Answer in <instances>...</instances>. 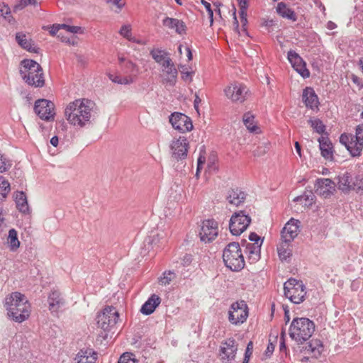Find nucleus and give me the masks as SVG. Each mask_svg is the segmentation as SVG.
Returning <instances> with one entry per match:
<instances>
[{"label":"nucleus","instance_id":"nucleus-1","mask_svg":"<svg viewBox=\"0 0 363 363\" xmlns=\"http://www.w3.org/2000/svg\"><path fill=\"white\" fill-rule=\"evenodd\" d=\"M94 106V103L87 99H75L67 105L65 118L70 125L83 128L91 122Z\"/></svg>","mask_w":363,"mask_h":363},{"label":"nucleus","instance_id":"nucleus-2","mask_svg":"<svg viewBox=\"0 0 363 363\" xmlns=\"http://www.w3.org/2000/svg\"><path fill=\"white\" fill-rule=\"evenodd\" d=\"M5 306L9 318L17 323L27 320L31 311V306L24 294L13 292L5 298Z\"/></svg>","mask_w":363,"mask_h":363},{"label":"nucleus","instance_id":"nucleus-3","mask_svg":"<svg viewBox=\"0 0 363 363\" xmlns=\"http://www.w3.org/2000/svg\"><path fill=\"white\" fill-rule=\"evenodd\" d=\"M315 330V324L307 318H294L289 328V335L298 344L301 345L308 340Z\"/></svg>","mask_w":363,"mask_h":363},{"label":"nucleus","instance_id":"nucleus-4","mask_svg":"<svg viewBox=\"0 0 363 363\" xmlns=\"http://www.w3.org/2000/svg\"><path fill=\"white\" fill-rule=\"evenodd\" d=\"M21 74L26 82L35 87H42L45 84L44 74L41 66L33 60H23L21 62Z\"/></svg>","mask_w":363,"mask_h":363},{"label":"nucleus","instance_id":"nucleus-5","mask_svg":"<svg viewBox=\"0 0 363 363\" xmlns=\"http://www.w3.org/2000/svg\"><path fill=\"white\" fill-rule=\"evenodd\" d=\"M223 259L225 266L238 272L245 267V259L239 243H229L223 250Z\"/></svg>","mask_w":363,"mask_h":363},{"label":"nucleus","instance_id":"nucleus-6","mask_svg":"<svg viewBox=\"0 0 363 363\" xmlns=\"http://www.w3.org/2000/svg\"><path fill=\"white\" fill-rule=\"evenodd\" d=\"M119 318L118 312L113 306H106L96 316L97 327L101 331L100 335L107 338L108 333L115 327Z\"/></svg>","mask_w":363,"mask_h":363},{"label":"nucleus","instance_id":"nucleus-7","mask_svg":"<svg viewBox=\"0 0 363 363\" xmlns=\"http://www.w3.org/2000/svg\"><path fill=\"white\" fill-rule=\"evenodd\" d=\"M340 142L345 146L352 157L361 155L363 147V125H359L355 130V135L343 133Z\"/></svg>","mask_w":363,"mask_h":363},{"label":"nucleus","instance_id":"nucleus-8","mask_svg":"<svg viewBox=\"0 0 363 363\" xmlns=\"http://www.w3.org/2000/svg\"><path fill=\"white\" fill-rule=\"evenodd\" d=\"M249 316V307L243 300L236 301L230 304L228 311V320L235 326L246 322Z\"/></svg>","mask_w":363,"mask_h":363},{"label":"nucleus","instance_id":"nucleus-9","mask_svg":"<svg viewBox=\"0 0 363 363\" xmlns=\"http://www.w3.org/2000/svg\"><path fill=\"white\" fill-rule=\"evenodd\" d=\"M284 295L292 303L299 304L302 303L306 297V286L302 281L291 278L284 283Z\"/></svg>","mask_w":363,"mask_h":363},{"label":"nucleus","instance_id":"nucleus-10","mask_svg":"<svg viewBox=\"0 0 363 363\" xmlns=\"http://www.w3.org/2000/svg\"><path fill=\"white\" fill-rule=\"evenodd\" d=\"M225 96L233 103L245 101L250 92L247 86L239 82H233L224 89Z\"/></svg>","mask_w":363,"mask_h":363},{"label":"nucleus","instance_id":"nucleus-11","mask_svg":"<svg viewBox=\"0 0 363 363\" xmlns=\"http://www.w3.org/2000/svg\"><path fill=\"white\" fill-rule=\"evenodd\" d=\"M219 233L218 223L214 219H206L201 222L199 231L200 240L203 243L214 241Z\"/></svg>","mask_w":363,"mask_h":363},{"label":"nucleus","instance_id":"nucleus-12","mask_svg":"<svg viewBox=\"0 0 363 363\" xmlns=\"http://www.w3.org/2000/svg\"><path fill=\"white\" fill-rule=\"evenodd\" d=\"M250 223V217L240 211L235 213L231 216L229 222V230L232 235L238 236L246 230Z\"/></svg>","mask_w":363,"mask_h":363},{"label":"nucleus","instance_id":"nucleus-13","mask_svg":"<svg viewBox=\"0 0 363 363\" xmlns=\"http://www.w3.org/2000/svg\"><path fill=\"white\" fill-rule=\"evenodd\" d=\"M34 111L42 120L51 121L55 119V104L51 101L44 99L37 100L35 103Z\"/></svg>","mask_w":363,"mask_h":363},{"label":"nucleus","instance_id":"nucleus-14","mask_svg":"<svg viewBox=\"0 0 363 363\" xmlns=\"http://www.w3.org/2000/svg\"><path fill=\"white\" fill-rule=\"evenodd\" d=\"M169 121L175 130L182 133L191 131L194 127L191 119L179 112L172 113L169 117Z\"/></svg>","mask_w":363,"mask_h":363},{"label":"nucleus","instance_id":"nucleus-15","mask_svg":"<svg viewBox=\"0 0 363 363\" xmlns=\"http://www.w3.org/2000/svg\"><path fill=\"white\" fill-rule=\"evenodd\" d=\"M238 344L235 339L230 337L223 341L219 349L220 360L225 363H230L236 356Z\"/></svg>","mask_w":363,"mask_h":363},{"label":"nucleus","instance_id":"nucleus-16","mask_svg":"<svg viewBox=\"0 0 363 363\" xmlns=\"http://www.w3.org/2000/svg\"><path fill=\"white\" fill-rule=\"evenodd\" d=\"M172 156L176 160L184 159L186 157L189 148V142L184 136L174 138L170 144Z\"/></svg>","mask_w":363,"mask_h":363},{"label":"nucleus","instance_id":"nucleus-17","mask_svg":"<svg viewBox=\"0 0 363 363\" xmlns=\"http://www.w3.org/2000/svg\"><path fill=\"white\" fill-rule=\"evenodd\" d=\"M315 191L323 198H329L335 191V184L333 181L328 178L318 179L315 183Z\"/></svg>","mask_w":363,"mask_h":363},{"label":"nucleus","instance_id":"nucleus-18","mask_svg":"<svg viewBox=\"0 0 363 363\" xmlns=\"http://www.w3.org/2000/svg\"><path fill=\"white\" fill-rule=\"evenodd\" d=\"M288 60L294 69L303 78L310 76V72L306 68V64L303 59L294 51L290 50L288 52Z\"/></svg>","mask_w":363,"mask_h":363},{"label":"nucleus","instance_id":"nucleus-19","mask_svg":"<svg viewBox=\"0 0 363 363\" xmlns=\"http://www.w3.org/2000/svg\"><path fill=\"white\" fill-rule=\"evenodd\" d=\"M48 309L52 314H57L65 305V300L57 290L52 291L48 297Z\"/></svg>","mask_w":363,"mask_h":363},{"label":"nucleus","instance_id":"nucleus-20","mask_svg":"<svg viewBox=\"0 0 363 363\" xmlns=\"http://www.w3.org/2000/svg\"><path fill=\"white\" fill-rule=\"evenodd\" d=\"M300 221L294 218L290 219L281 231V239L293 241L299 233Z\"/></svg>","mask_w":363,"mask_h":363},{"label":"nucleus","instance_id":"nucleus-21","mask_svg":"<svg viewBox=\"0 0 363 363\" xmlns=\"http://www.w3.org/2000/svg\"><path fill=\"white\" fill-rule=\"evenodd\" d=\"M97 353L92 348L79 350L73 358V363H96Z\"/></svg>","mask_w":363,"mask_h":363},{"label":"nucleus","instance_id":"nucleus-22","mask_svg":"<svg viewBox=\"0 0 363 363\" xmlns=\"http://www.w3.org/2000/svg\"><path fill=\"white\" fill-rule=\"evenodd\" d=\"M162 25L167 29L174 30L179 35L186 33L185 23L177 18L166 17L162 20Z\"/></svg>","mask_w":363,"mask_h":363},{"label":"nucleus","instance_id":"nucleus-23","mask_svg":"<svg viewBox=\"0 0 363 363\" xmlns=\"http://www.w3.org/2000/svg\"><path fill=\"white\" fill-rule=\"evenodd\" d=\"M353 177L349 172L340 174L337 177V187L344 193H348L352 191Z\"/></svg>","mask_w":363,"mask_h":363},{"label":"nucleus","instance_id":"nucleus-24","mask_svg":"<svg viewBox=\"0 0 363 363\" xmlns=\"http://www.w3.org/2000/svg\"><path fill=\"white\" fill-rule=\"evenodd\" d=\"M160 303L161 298L160 296L156 294H152L142 306L140 312L144 315H150L155 311Z\"/></svg>","mask_w":363,"mask_h":363},{"label":"nucleus","instance_id":"nucleus-25","mask_svg":"<svg viewBox=\"0 0 363 363\" xmlns=\"http://www.w3.org/2000/svg\"><path fill=\"white\" fill-rule=\"evenodd\" d=\"M303 101L305 105L311 108H317L319 104L318 96L312 88L307 87L303 92Z\"/></svg>","mask_w":363,"mask_h":363},{"label":"nucleus","instance_id":"nucleus-26","mask_svg":"<svg viewBox=\"0 0 363 363\" xmlns=\"http://www.w3.org/2000/svg\"><path fill=\"white\" fill-rule=\"evenodd\" d=\"M242 122L246 128L250 133H259L261 132L260 128L255 119V116L251 111L244 113L242 116Z\"/></svg>","mask_w":363,"mask_h":363},{"label":"nucleus","instance_id":"nucleus-27","mask_svg":"<svg viewBox=\"0 0 363 363\" xmlns=\"http://www.w3.org/2000/svg\"><path fill=\"white\" fill-rule=\"evenodd\" d=\"M226 199L230 204L238 206L244 202L245 194L238 188L232 189L228 191Z\"/></svg>","mask_w":363,"mask_h":363},{"label":"nucleus","instance_id":"nucleus-28","mask_svg":"<svg viewBox=\"0 0 363 363\" xmlns=\"http://www.w3.org/2000/svg\"><path fill=\"white\" fill-rule=\"evenodd\" d=\"M319 146L322 156L331 160L333 157V145L328 137L322 135L319 139Z\"/></svg>","mask_w":363,"mask_h":363},{"label":"nucleus","instance_id":"nucleus-29","mask_svg":"<svg viewBox=\"0 0 363 363\" xmlns=\"http://www.w3.org/2000/svg\"><path fill=\"white\" fill-rule=\"evenodd\" d=\"M150 55L155 61L160 64L162 68L168 67L169 63L172 62L171 58L168 55V53L164 50H153L150 52Z\"/></svg>","mask_w":363,"mask_h":363},{"label":"nucleus","instance_id":"nucleus-30","mask_svg":"<svg viewBox=\"0 0 363 363\" xmlns=\"http://www.w3.org/2000/svg\"><path fill=\"white\" fill-rule=\"evenodd\" d=\"M14 199L16 208L23 213H29V206L27 196L23 191H16L14 194Z\"/></svg>","mask_w":363,"mask_h":363},{"label":"nucleus","instance_id":"nucleus-31","mask_svg":"<svg viewBox=\"0 0 363 363\" xmlns=\"http://www.w3.org/2000/svg\"><path fill=\"white\" fill-rule=\"evenodd\" d=\"M108 77L112 82L121 85H130L136 81L135 74H110Z\"/></svg>","mask_w":363,"mask_h":363},{"label":"nucleus","instance_id":"nucleus-32","mask_svg":"<svg viewBox=\"0 0 363 363\" xmlns=\"http://www.w3.org/2000/svg\"><path fill=\"white\" fill-rule=\"evenodd\" d=\"M246 253L250 263L257 262L260 258L261 245L257 243H248L246 245Z\"/></svg>","mask_w":363,"mask_h":363},{"label":"nucleus","instance_id":"nucleus-33","mask_svg":"<svg viewBox=\"0 0 363 363\" xmlns=\"http://www.w3.org/2000/svg\"><path fill=\"white\" fill-rule=\"evenodd\" d=\"M164 74V82L174 85L177 81L178 72L173 62L169 63L168 67L162 68Z\"/></svg>","mask_w":363,"mask_h":363},{"label":"nucleus","instance_id":"nucleus-34","mask_svg":"<svg viewBox=\"0 0 363 363\" xmlns=\"http://www.w3.org/2000/svg\"><path fill=\"white\" fill-rule=\"evenodd\" d=\"M6 243L11 252H16L21 245V242L18 240L17 231L12 228L9 230V235L6 238Z\"/></svg>","mask_w":363,"mask_h":363},{"label":"nucleus","instance_id":"nucleus-35","mask_svg":"<svg viewBox=\"0 0 363 363\" xmlns=\"http://www.w3.org/2000/svg\"><path fill=\"white\" fill-rule=\"evenodd\" d=\"M291 242V241L281 239V242L277 247L278 255L281 260H285L291 257L292 254Z\"/></svg>","mask_w":363,"mask_h":363},{"label":"nucleus","instance_id":"nucleus-36","mask_svg":"<svg viewBox=\"0 0 363 363\" xmlns=\"http://www.w3.org/2000/svg\"><path fill=\"white\" fill-rule=\"evenodd\" d=\"M308 350L311 352L314 357L318 358L323 352L324 346L320 340L313 339L309 342Z\"/></svg>","mask_w":363,"mask_h":363},{"label":"nucleus","instance_id":"nucleus-37","mask_svg":"<svg viewBox=\"0 0 363 363\" xmlns=\"http://www.w3.org/2000/svg\"><path fill=\"white\" fill-rule=\"evenodd\" d=\"M16 39L18 43L24 49L30 52H37L36 47L32 44L31 41L27 38L25 34L21 33H16Z\"/></svg>","mask_w":363,"mask_h":363},{"label":"nucleus","instance_id":"nucleus-38","mask_svg":"<svg viewBox=\"0 0 363 363\" xmlns=\"http://www.w3.org/2000/svg\"><path fill=\"white\" fill-rule=\"evenodd\" d=\"M277 13L283 18H286L293 21L296 20V16L294 11L289 8L284 3L281 2L277 6Z\"/></svg>","mask_w":363,"mask_h":363},{"label":"nucleus","instance_id":"nucleus-39","mask_svg":"<svg viewBox=\"0 0 363 363\" xmlns=\"http://www.w3.org/2000/svg\"><path fill=\"white\" fill-rule=\"evenodd\" d=\"M10 184L2 176H0V201L4 200L10 192Z\"/></svg>","mask_w":363,"mask_h":363},{"label":"nucleus","instance_id":"nucleus-40","mask_svg":"<svg viewBox=\"0 0 363 363\" xmlns=\"http://www.w3.org/2000/svg\"><path fill=\"white\" fill-rule=\"evenodd\" d=\"M119 34L128 41L135 40V36L132 33V26L130 24L123 25L119 30Z\"/></svg>","mask_w":363,"mask_h":363},{"label":"nucleus","instance_id":"nucleus-41","mask_svg":"<svg viewBox=\"0 0 363 363\" xmlns=\"http://www.w3.org/2000/svg\"><path fill=\"white\" fill-rule=\"evenodd\" d=\"M62 26V24L54 25L50 31V34L52 35H57L58 38H60L62 42L69 43V38L68 36H64L62 26Z\"/></svg>","mask_w":363,"mask_h":363},{"label":"nucleus","instance_id":"nucleus-42","mask_svg":"<svg viewBox=\"0 0 363 363\" xmlns=\"http://www.w3.org/2000/svg\"><path fill=\"white\" fill-rule=\"evenodd\" d=\"M175 277L176 276L174 272L172 271L164 272L159 278V284L162 286L168 285L175 279Z\"/></svg>","mask_w":363,"mask_h":363},{"label":"nucleus","instance_id":"nucleus-43","mask_svg":"<svg viewBox=\"0 0 363 363\" xmlns=\"http://www.w3.org/2000/svg\"><path fill=\"white\" fill-rule=\"evenodd\" d=\"M123 67L127 70V72H130L129 74H135V79L137 80L138 76L140 73V69L135 63L128 60Z\"/></svg>","mask_w":363,"mask_h":363},{"label":"nucleus","instance_id":"nucleus-44","mask_svg":"<svg viewBox=\"0 0 363 363\" xmlns=\"http://www.w3.org/2000/svg\"><path fill=\"white\" fill-rule=\"evenodd\" d=\"M352 191H355L357 193L363 194V177L361 176H356L353 179V184Z\"/></svg>","mask_w":363,"mask_h":363},{"label":"nucleus","instance_id":"nucleus-45","mask_svg":"<svg viewBox=\"0 0 363 363\" xmlns=\"http://www.w3.org/2000/svg\"><path fill=\"white\" fill-rule=\"evenodd\" d=\"M11 167V161L0 153V172L2 173L7 171Z\"/></svg>","mask_w":363,"mask_h":363},{"label":"nucleus","instance_id":"nucleus-46","mask_svg":"<svg viewBox=\"0 0 363 363\" xmlns=\"http://www.w3.org/2000/svg\"><path fill=\"white\" fill-rule=\"evenodd\" d=\"M118 363H138L135 358V355L132 353H124L121 356Z\"/></svg>","mask_w":363,"mask_h":363},{"label":"nucleus","instance_id":"nucleus-47","mask_svg":"<svg viewBox=\"0 0 363 363\" xmlns=\"http://www.w3.org/2000/svg\"><path fill=\"white\" fill-rule=\"evenodd\" d=\"M309 123L311 127L315 130V131L318 133H323L325 131V125L323 124L322 121L318 119L310 120Z\"/></svg>","mask_w":363,"mask_h":363},{"label":"nucleus","instance_id":"nucleus-48","mask_svg":"<svg viewBox=\"0 0 363 363\" xmlns=\"http://www.w3.org/2000/svg\"><path fill=\"white\" fill-rule=\"evenodd\" d=\"M62 32L65 31L66 33H69L71 34L82 33V30L81 27L69 26L66 24H62Z\"/></svg>","mask_w":363,"mask_h":363},{"label":"nucleus","instance_id":"nucleus-49","mask_svg":"<svg viewBox=\"0 0 363 363\" xmlns=\"http://www.w3.org/2000/svg\"><path fill=\"white\" fill-rule=\"evenodd\" d=\"M106 2L107 4H111L113 6H116V13L121 12L122 9L125 5V2L123 0H106Z\"/></svg>","mask_w":363,"mask_h":363},{"label":"nucleus","instance_id":"nucleus-50","mask_svg":"<svg viewBox=\"0 0 363 363\" xmlns=\"http://www.w3.org/2000/svg\"><path fill=\"white\" fill-rule=\"evenodd\" d=\"M201 3L204 6L205 9H206L210 20V26H211L213 23V11L211 9V4L205 0H201Z\"/></svg>","mask_w":363,"mask_h":363},{"label":"nucleus","instance_id":"nucleus-51","mask_svg":"<svg viewBox=\"0 0 363 363\" xmlns=\"http://www.w3.org/2000/svg\"><path fill=\"white\" fill-rule=\"evenodd\" d=\"M39 1L40 0H21L19 4L16 7L21 9L28 5H35L38 4Z\"/></svg>","mask_w":363,"mask_h":363},{"label":"nucleus","instance_id":"nucleus-52","mask_svg":"<svg viewBox=\"0 0 363 363\" xmlns=\"http://www.w3.org/2000/svg\"><path fill=\"white\" fill-rule=\"evenodd\" d=\"M6 227L5 213L2 208H0V234Z\"/></svg>","mask_w":363,"mask_h":363},{"label":"nucleus","instance_id":"nucleus-53","mask_svg":"<svg viewBox=\"0 0 363 363\" xmlns=\"http://www.w3.org/2000/svg\"><path fill=\"white\" fill-rule=\"evenodd\" d=\"M249 240L252 242H253L252 243H257L258 245H261L262 246V240H261L260 237L256 234L255 233H251L249 235Z\"/></svg>","mask_w":363,"mask_h":363},{"label":"nucleus","instance_id":"nucleus-54","mask_svg":"<svg viewBox=\"0 0 363 363\" xmlns=\"http://www.w3.org/2000/svg\"><path fill=\"white\" fill-rule=\"evenodd\" d=\"M252 349H253V343H252V342L250 341L247 345V348H246V351H245V360H244L243 363H245V362H246V363H247L248 359L252 353Z\"/></svg>","mask_w":363,"mask_h":363},{"label":"nucleus","instance_id":"nucleus-55","mask_svg":"<svg viewBox=\"0 0 363 363\" xmlns=\"http://www.w3.org/2000/svg\"><path fill=\"white\" fill-rule=\"evenodd\" d=\"M204 163H205V157L200 156L198 158V161H197V169H196V177H199V172L203 168V165L204 164Z\"/></svg>","mask_w":363,"mask_h":363},{"label":"nucleus","instance_id":"nucleus-56","mask_svg":"<svg viewBox=\"0 0 363 363\" xmlns=\"http://www.w3.org/2000/svg\"><path fill=\"white\" fill-rule=\"evenodd\" d=\"M10 9L6 6L4 5L0 8V15L4 16L5 18H8V16L10 15Z\"/></svg>","mask_w":363,"mask_h":363},{"label":"nucleus","instance_id":"nucleus-57","mask_svg":"<svg viewBox=\"0 0 363 363\" xmlns=\"http://www.w3.org/2000/svg\"><path fill=\"white\" fill-rule=\"evenodd\" d=\"M240 21L242 24V26H245L247 23V11H240Z\"/></svg>","mask_w":363,"mask_h":363},{"label":"nucleus","instance_id":"nucleus-58","mask_svg":"<svg viewBox=\"0 0 363 363\" xmlns=\"http://www.w3.org/2000/svg\"><path fill=\"white\" fill-rule=\"evenodd\" d=\"M240 10L247 11V0H238Z\"/></svg>","mask_w":363,"mask_h":363},{"label":"nucleus","instance_id":"nucleus-59","mask_svg":"<svg viewBox=\"0 0 363 363\" xmlns=\"http://www.w3.org/2000/svg\"><path fill=\"white\" fill-rule=\"evenodd\" d=\"M185 52L188 61H191L192 60V53L191 50L189 47H185Z\"/></svg>","mask_w":363,"mask_h":363},{"label":"nucleus","instance_id":"nucleus-60","mask_svg":"<svg viewBox=\"0 0 363 363\" xmlns=\"http://www.w3.org/2000/svg\"><path fill=\"white\" fill-rule=\"evenodd\" d=\"M118 60L120 65L122 66L127 62V60H128L125 58V57L123 55H119L118 57Z\"/></svg>","mask_w":363,"mask_h":363},{"label":"nucleus","instance_id":"nucleus-61","mask_svg":"<svg viewBox=\"0 0 363 363\" xmlns=\"http://www.w3.org/2000/svg\"><path fill=\"white\" fill-rule=\"evenodd\" d=\"M201 99L199 97L198 95H196L195 96V99H194V108H196V110L198 111H199V103L201 102Z\"/></svg>","mask_w":363,"mask_h":363},{"label":"nucleus","instance_id":"nucleus-62","mask_svg":"<svg viewBox=\"0 0 363 363\" xmlns=\"http://www.w3.org/2000/svg\"><path fill=\"white\" fill-rule=\"evenodd\" d=\"M274 350V346L272 343H269L267 346L266 353L268 354H271Z\"/></svg>","mask_w":363,"mask_h":363},{"label":"nucleus","instance_id":"nucleus-63","mask_svg":"<svg viewBox=\"0 0 363 363\" xmlns=\"http://www.w3.org/2000/svg\"><path fill=\"white\" fill-rule=\"evenodd\" d=\"M261 148V147H257V150H255L253 152V155L254 156H256V157H259L262 155H264L265 153V151L263 150V151H259V149Z\"/></svg>","mask_w":363,"mask_h":363},{"label":"nucleus","instance_id":"nucleus-64","mask_svg":"<svg viewBox=\"0 0 363 363\" xmlns=\"http://www.w3.org/2000/svg\"><path fill=\"white\" fill-rule=\"evenodd\" d=\"M58 142H59V140H58V138L57 136H54L52 137L51 139H50V143L54 146V147H57V145H58Z\"/></svg>","mask_w":363,"mask_h":363}]
</instances>
